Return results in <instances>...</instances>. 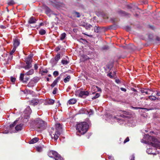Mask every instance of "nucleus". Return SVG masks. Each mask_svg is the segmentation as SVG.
Here are the masks:
<instances>
[{"instance_id":"nucleus-63","label":"nucleus","mask_w":160,"mask_h":160,"mask_svg":"<svg viewBox=\"0 0 160 160\" xmlns=\"http://www.w3.org/2000/svg\"><path fill=\"white\" fill-rule=\"evenodd\" d=\"M47 81H49V79L48 78H47Z\"/></svg>"},{"instance_id":"nucleus-5","label":"nucleus","mask_w":160,"mask_h":160,"mask_svg":"<svg viewBox=\"0 0 160 160\" xmlns=\"http://www.w3.org/2000/svg\"><path fill=\"white\" fill-rule=\"evenodd\" d=\"M32 56L29 55L25 59V62L26 65L23 67V68L26 70L30 69L32 67Z\"/></svg>"},{"instance_id":"nucleus-6","label":"nucleus","mask_w":160,"mask_h":160,"mask_svg":"<svg viewBox=\"0 0 160 160\" xmlns=\"http://www.w3.org/2000/svg\"><path fill=\"white\" fill-rule=\"evenodd\" d=\"M59 154L56 151L51 150L48 152V155L50 158H55Z\"/></svg>"},{"instance_id":"nucleus-17","label":"nucleus","mask_w":160,"mask_h":160,"mask_svg":"<svg viewBox=\"0 0 160 160\" xmlns=\"http://www.w3.org/2000/svg\"><path fill=\"white\" fill-rule=\"evenodd\" d=\"M102 28L101 27L95 26L94 27V32L96 33H98L101 32V29Z\"/></svg>"},{"instance_id":"nucleus-41","label":"nucleus","mask_w":160,"mask_h":160,"mask_svg":"<svg viewBox=\"0 0 160 160\" xmlns=\"http://www.w3.org/2000/svg\"><path fill=\"white\" fill-rule=\"evenodd\" d=\"M61 48V46H58L55 49V50L56 52H58L59 50Z\"/></svg>"},{"instance_id":"nucleus-58","label":"nucleus","mask_w":160,"mask_h":160,"mask_svg":"<svg viewBox=\"0 0 160 160\" xmlns=\"http://www.w3.org/2000/svg\"><path fill=\"white\" fill-rule=\"evenodd\" d=\"M156 95L158 96H160V92L158 91L157 92V93L156 94Z\"/></svg>"},{"instance_id":"nucleus-2","label":"nucleus","mask_w":160,"mask_h":160,"mask_svg":"<svg viewBox=\"0 0 160 160\" xmlns=\"http://www.w3.org/2000/svg\"><path fill=\"white\" fill-rule=\"evenodd\" d=\"M46 122L40 118H37L34 121L35 127L37 129H44L46 127Z\"/></svg>"},{"instance_id":"nucleus-47","label":"nucleus","mask_w":160,"mask_h":160,"mask_svg":"<svg viewBox=\"0 0 160 160\" xmlns=\"http://www.w3.org/2000/svg\"><path fill=\"white\" fill-rule=\"evenodd\" d=\"M130 160H135V156L134 155H132L131 156V158Z\"/></svg>"},{"instance_id":"nucleus-18","label":"nucleus","mask_w":160,"mask_h":160,"mask_svg":"<svg viewBox=\"0 0 160 160\" xmlns=\"http://www.w3.org/2000/svg\"><path fill=\"white\" fill-rule=\"evenodd\" d=\"M38 140V138H35L30 140L29 141V144H33L37 142Z\"/></svg>"},{"instance_id":"nucleus-56","label":"nucleus","mask_w":160,"mask_h":160,"mask_svg":"<svg viewBox=\"0 0 160 160\" xmlns=\"http://www.w3.org/2000/svg\"><path fill=\"white\" fill-rule=\"evenodd\" d=\"M37 78H37L36 79L35 78H33V79L32 80V81H34L35 82V84L38 82V80L37 79Z\"/></svg>"},{"instance_id":"nucleus-30","label":"nucleus","mask_w":160,"mask_h":160,"mask_svg":"<svg viewBox=\"0 0 160 160\" xmlns=\"http://www.w3.org/2000/svg\"><path fill=\"white\" fill-rule=\"evenodd\" d=\"M55 160H64L61 156L58 154L57 156L54 158Z\"/></svg>"},{"instance_id":"nucleus-16","label":"nucleus","mask_w":160,"mask_h":160,"mask_svg":"<svg viewBox=\"0 0 160 160\" xmlns=\"http://www.w3.org/2000/svg\"><path fill=\"white\" fill-rule=\"evenodd\" d=\"M20 44V42L19 40L17 39L14 40L13 42V48H16L19 46Z\"/></svg>"},{"instance_id":"nucleus-57","label":"nucleus","mask_w":160,"mask_h":160,"mask_svg":"<svg viewBox=\"0 0 160 160\" xmlns=\"http://www.w3.org/2000/svg\"><path fill=\"white\" fill-rule=\"evenodd\" d=\"M132 108H133L134 109H141L142 108H140L139 107H132Z\"/></svg>"},{"instance_id":"nucleus-20","label":"nucleus","mask_w":160,"mask_h":160,"mask_svg":"<svg viewBox=\"0 0 160 160\" xmlns=\"http://www.w3.org/2000/svg\"><path fill=\"white\" fill-rule=\"evenodd\" d=\"M46 103V105H52L54 103V100L52 99H49L47 101Z\"/></svg>"},{"instance_id":"nucleus-61","label":"nucleus","mask_w":160,"mask_h":160,"mask_svg":"<svg viewBox=\"0 0 160 160\" xmlns=\"http://www.w3.org/2000/svg\"><path fill=\"white\" fill-rule=\"evenodd\" d=\"M133 91H134L135 92H137V90L136 89H134V88H133Z\"/></svg>"},{"instance_id":"nucleus-4","label":"nucleus","mask_w":160,"mask_h":160,"mask_svg":"<svg viewBox=\"0 0 160 160\" xmlns=\"http://www.w3.org/2000/svg\"><path fill=\"white\" fill-rule=\"evenodd\" d=\"M17 122V121H15L13 123L10 125V130L11 132H15L16 131H18L21 130L22 128L23 124H20L17 125L15 128L14 126L16 125Z\"/></svg>"},{"instance_id":"nucleus-11","label":"nucleus","mask_w":160,"mask_h":160,"mask_svg":"<svg viewBox=\"0 0 160 160\" xmlns=\"http://www.w3.org/2000/svg\"><path fill=\"white\" fill-rule=\"evenodd\" d=\"M32 112V110L29 106H28L24 111V113L26 114V116H29Z\"/></svg>"},{"instance_id":"nucleus-46","label":"nucleus","mask_w":160,"mask_h":160,"mask_svg":"<svg viewBox=\"0 0 160 160\" xmlns=\"http://www.w3.org/2000/svg\"><path fill=\"white\" fill-rule=\"evenodd\" d=\"M13 58V56L12 55H9L8 58V60H11Z\"/></svg>"},{"instance_id":"nucleus-51","label":"nucleus","mask_w":160,"mask_h":160,"mask_svg":"<svg viewBox=\"0 0 160 160\" xmlns=\"http://www.w3.org/2000/svg\"><path fill=\"white\" fill-rule=\"evenodd\" d=\"M0 28L2 29H5L6 28V27L3 25H1L0 26Z\"/></svg>"},{"instance_id":"nucleus-26","label":"nucleus","mask_w":160,"mask_h":160,"mask_svg":"<svg viewBox=\"0 0 160 160\" xmlns=\"http://www.w3.org/2000/svg\"><path fill=\"white\" fill-rule=\"evenodd\" d=\"M80 112L81 113L83 114H87L88 112V111L86 110L84 108L82 109L80 111Z\"/></svg>"},{"instance_id":"nucleus-50","label":"nucleus","mask_w":160,"mask_h":160,"mask_svg":"<svg viewBox=\"0 0 160 160\" xmlns=\"http://www.w3.org/2000/svg\"><path fill=\"white\" fill-rule=\"evenodd\" d=\"M60 77H58L56 78V79L55 80L58 82L60 80Z\"/></svg>"},{"instance_id":"nucleus-15","label":"nucleus","mask_w":160,"mask_h":160,"mask_svg":"<svg viewBox=\"0 0 160 160\" xmlns=\"http://www.w3.org/2000/svg\"><path fill=\"white\" fill-rule=\"evenodd\" d=\"M37 20L33 17H31L28 21L29 24H33L36 22Z\"/></svg>"},{"instance_id":"nucleus-27","label":"nucleus","mask_w":160,"mask_h":160,"mask_svg":"<svg viewBox=\"0 0 160 160\" xmlns=\"http://www.w3.org/2000/svg\"><path fill=\"white\" fill-rule=\"evenodd\" d=\"M39 33L41 35H44L46 34V31L45 30L42 29L40 30Z\"/></svg>"},{"instance_id":"nucleus-9","label":"nucleus","mask_w":160,"mask_h":160,"mask_svg":"<svg viewBox=\"0 0 160 160\" xmlns=\"http://www.w3.org/2000/svg\"><path fill=\"white\" fill-rule=\"evenodd\" d=\"M88 95L89 93L88 91H81L79 93V96L83 98H85Z\"/></svg>"},{"instance_id":"nucleus-34","label":"nucleus","mask_w":160,"mask_h":160,"mask_svg":"<svg viewBox=\"0 0 160 160\" xmlns=\"http://www.w3.org/2000/svg\"><path fill=\"white\" fill-rule=\"evenodd\" d=\"M14 4L15 2L13 0H10L8 2V4L9 6L12 5Z\"/></svg>"},{"instance_id":"nucleus-48","label":"nucleus","mask_w":160,"mask_h":160,"mask_svg":"<svg viewBox=\"0 0 160 160\" xmlns=\"http://www.w3.org/2000/svg\"><path fill=\"white\" fill-rule=\"evenodd\" d=\"M42 72L43 73H47L48 72V71L47 69L43 70L42 71Z\"/></svg>"},{"instance_id":"nucleus-54","label":"nucleus","mask_w":160,"mask_h":160,"mask_svg":"<svg viewBox=\"0 0 160 160\" xmlns=\"http://www.w3.org/2000/svg\"><path fill=\"white\" fill-rule=\"evenodd\" d=\"M120 89L122 91H124V92H126V89L125 88H120Z\"/></svg>"},{"instance_id":"nucleus-7","label":"nucleus","mask_w":160,"mask_h":160,"mask_svg":"<svg viewBox=\"0 0 160 160\" xmlns=\"http://www.w3.org/2000/svg\"><path fill=\"white\" fill-rule=\"evenodd\" d=\"M25 75V74L23 73H21L20 74L19 78L20 80L22 81V82L26 83L27 82V81L29 80V78L26 76L24 78V77Z\"/></svg>"},{"instance_id":"nucleus-19","label":"nucleus","mask_w":160,"mask_h":160,"mask_svg":"<svg viewBox=\"0 0 160 160\" xmlns=\"http://www.w3.org/2000/svg\"><path fill=\"white\" fill-rule=\"evenodd\" d=\"M35 84V82L34 81H32V80H31L29 82L27 86L28 87H33Z\"/></svg>"},{"instance_id":"nucleus-22","label":"nucleus","mask_w":160,"mask_h":160,"mask_svg":"<svg viewBox=\"0 0 160 160\" xmlns=\"http://www.w3.org/2000/svg\"><path fill=\"white\" fill-rule=\"evenodd\" d=\"M76 102L77 100L76 99L72 98L69 100L68 101V102L70 104H72L75 103Z\"/></svg>"},{"instance_id":"nucleus-24","label":"nucleus","mask_w":160,"mask_h":160,"mask_svg":"<svg viewBox=\"0 0 160 160\" xmlns=\"http://www.w3.org/2000/svg\"><path fill=\"white\" fill-rule=\"evenodd\" d=\"M36 148L37 151L41 152L42 151L43 146H36Z\"/></svg>"},{"instance_id":"nucleus-12","label":"nucleus","mask_w":160,"mask_h":160,"mask_svg":"<svg viewBox=\"0 0 160 160\" xmlns=\"http://www.w3.org/2000/svg\"><path fill=\"white\" fill-rule=\"evenodd\" d=\"M140 91L142 93H145L146 94L148 95L149 94V92L152 91L148 88H141Z\"/></svg>"},{"instance_id":"nucleus-37","label":"nucleus","mask_w":160,"mask_h":160,"mask_svg":"<svg viewBox=\"0 0 160 160\" xmlns=\"http://www.w3.org/2000/svg\"><path fill=\"white\" fill-rule=\"evenodd\" d=\"M58 82L55 80L53 82V83L51 84V86L52 88L54 87L56 85Z\"/></svg>"},{"instance_id":"nucleus-39","label":"nucleus","mask_w":160,"mask_h":160,"mask_svg":"<svg viewBox=\"0 0 160 160\" xmlns=\"http://www.w3.org/2000/svg\"><path fill=\"white\" fill-rule=\"evenodd\" d=\"M16 48H13L12 50L10 52V55H12L13 54V53L15 52V51H16Z\"/></svg>"},{"instance_id":"nucleus-13","label":"nucleus","mask_w":160,"mask_h":160,"mask_svg":"<svg viewBox=\"0 0 160 160\" xmlns=\"http://www.w3.org/2000/svg\"><path fill=\"white\" fill-rule=\"evenodd\" d=\"M121 113H122V114L121 115V116L123 118L126 117V115H131V113L130 112L125 111H121Z\"/></svg>"},{"instance_id":"nucleus-25","label":"nucleus","mask_w":160,"mask_h":160,"mask_svg":"<svg viewBox=\"0 0 160 160\" xmlns=\"http://www.w3.org/2000/svg\"><path fill=\"white\" fill-rule=\"evenodd\" d=\"M70 78H71V77H70V76H69V75L66 78H65L64 79L63 81H64V82H65V83H66L67 82H69L70 80Z\"/></svg>"},{"instance_id":"nucleus-53","label":"nucleus","mask_w":160,"mask_h":160,"mask_svg":"<svg viewBox=\"0 0 160 160\" xmlns=\"http://www.w3.org/2000/svg\"><path fill=\"white\" fill-rule=\"evenodd\" d=\"M154 147H155L158 148H160V146L158 144H156L154 145Z\"/></svg>"},{"instance_id":"nucleus-62","label":"nucleus","mask_w":160,"mask_h":160,"mask_svg":"<svg viewBox=\"0 0 160 160\" xmlns=\"http://www.w3.org/2000/svg\"><path fill=\"white\" fill-rule=\"evenodd\" d=\"M83 34H84V35H87V36H89V37H90L91 36V35L87 34H86L85 33H83Z\"/></svg>"},{"instance_id":"nucleus-8","label":"nucleus","mask_w":160,"mask_h":160,"mask_svg":"<svg viewBox=\"0 0 160 160\" xmlns=\"http://www.w3.org/2000/svg\"><path fill=\"white\" fill-rule=\"evenodd\" d=\"M60 54H57L55 57V58H52L51 60V62L54 64H56L58 60L60 59Z\"/></svg>"},{"instance_id":"nucleus-49","label":"nucleus","mask_w":160,"mask_h":160,"mask_svg":"<svg viewBox=\"0 0 160 160\" xmlns=\"http://www.w3.org/2000/svg\"><path fill=\"white\" fill-rule=\"evenodd\" d=\"M103 50H107L108 49V46H105L103 47Z\"/></svg>"},{"instance_id":"nucleus-36","label":"nucleus","mask_w":160,"mask_h":160,"mask_svg":"<svg viewBox=\"0 0 160 160\" xmlns=\"http://www.w3.org/2000/svg\"><path fill=\"white\" fill-rule=\"evenodd\" d=\"M106 159V160H114L113 158L111 156H108Z\"/></svg>"},{"instance_id":"nucleus-10","label":"nucleus","mask_w":160,"mask_h":160,"mask_svg":"<svg viewBox=\"0 0 160 160\" xmlns=\"http://www.w3.org/2000/svg\"><path fill=\"white\" fill-rule=\"evenodd\" d=\"M43 8L45 10L46 14L49 15H50V13L51 12V10L47 6L45 5L43 6Z\"/></svg>"},{"instance_id":"nucleus-33","label":"nucleus","mask_w":160,"mask_h":160,"mask_svg":"<svg viewBox=\"0 0 160 160\" xmlns=\"http://www.w3.org/2000/svg\"><path fill=\"white\" fill-rule=\"evenodd\" d=\"M61 62L64 65H67L69 63V61L63 59L62 60Z\"/></svg>"},{"instance_id":"nucleus-59","label":"nucleus","mask_w":160,"mask_h":160,"mask_svg":"<svg viewBox=\"0 0 160 160\" xmlns=\"http://www.w3.org/2000/svg\"><path fill=\"white\" fill-rule=\"evenodd\" d=\"M96 87L98 88V91H101V89L100 88H99L98 87V86H96Z\"/></svg>"},{"instance_id":"nucleus-60","label":"nucleus","mask_w":160,"mask_h":160,"mask_svg":"<svg viewBox=\"0 0 160 160\" xmlns=\"http://www.w3.org/2000/svg\"><path fill=\"white\" fill-rule=\"evenodd\" d=\"M157 40L158 41H159L160 40V38L159 37H157Z\"/></svg>"},{"instance_id":"nucleus-23","label":"nucleus","mask_w":160,"mask_h":160,"mask_svg":"<svg viewBox=\"0 0 160 160\" xmlns=\"http://www.w3.org/2000/svg\"><path fill=\"white\" fill-rule=\"evenodd\" d=\"M84 26L85 27V28L87 29H90L92 27V25L88 23L85 24L84 25Z\"/></svg>"},{"instance_id":"nucleus-55","label":"nucleus","mask_w":160,"mask_h":160,"mask_svg":"<svg viewBox=\"0 0 160 160\" xmlns=\"http://www.w3.org/2000/svg\"><path fill=\"white\" fill-rule=\"evenodd\" d=\"M109 77L111 78H112L113 77L111 75V73L110 72L107 75Z\"/></svg>"},{"instance_id":"nucleus-3","label":"nucleus","mask_w":160,"mask_h":160,"mask_svg":"<svg viewBox=\"0 0 160 160\" xmlns=\"http://www.w3.org/2000/svg\"><path fill=\"white\" fill-rule=\"evenodd\" d=\"M56 132L54 134H53V136L55 140H56L59 137L61 133L62 132V126L60 123H57L56 124ZM52 138L53 136L51 135Z\"/></svg>"},{"instance_id":"nucleus-1","label":"nucleus","mask_w":160,"mask_h":160,"mask_svg":"<svg viewBox=\"0 0 160 160\" xmlns=\"http://www.w3.org/2000/svg\"><path fill=\"white\" fill-rule=\"evenodd\" d=\"M88 127V125L86 122L77 124L76 125L77 135L80 136L81 135L84 134L87 131Z\"/></svg>"},{"instance_id":"nucleus-64","label":"nucleus","mask_w":160,"mask_h":160,"mask_svg":"<svg viewBox=\"0 0 160 160\" xmlns=\"http://www.w3.org/2000/svg\"><path fill=\"white\" fill-rule=\"evenodd\" d=\"M113 19V22H116V19Z\"/></svg>"},{"instance_id":"nucleus-38","label":"nucleus","mask_w":160,"mask_h":160,"mask_svg":"<svg viewBox=\"0 0 160 160\" xmlns=\"http://www.w3.org/2000/svg\"><path fill=\"white\" fill-rule=\"evenodd\" d=\"M59 74V72L58 71H55L53 72V75L55 77L58 76Z\"/></svg>"},{"instance_id":"nucleus-42","label":"nucleus","mask_w":160,"mask_h":160,"mask_svg":"<svg viewBox=\"0 0 160 160\" xmlns=\"http://www.w3.org/2000/svg\"><path fill=\"white\" fill-rule=\"evenodd\" d=\"M58 89L57 88H54V90H53L52 93L53 94H55L56 93Z\"/></svg>"},{"instance_id":"nucleus-32","label":"nucleus","mask_w":160,"mask_h":160,"mask_svg":"<svg viewBox=\"0 0 160 160\" xmlns=\"http://www.w3.org/2000/svg\"><path fill=\"white\" fill-rule=\"evenodd\" d=\"M148 98L151 100L152 101H155L157 99L156 97L152 95L149 96Z\"/></svg>"},{"instance_id":"nucleus-35","label":"nucleus","mask_w":160,"mask_h":160,"mask_svg":"<svg viewBox=\"0 0 160 160\" xmlns=\"http://www.w3.org/2000/svg\"><path fill=\"white\" fill-rule=\"evenodd\" d=\"M100 96L99 94L98 93H96L95 95V96L92 98V99H95L98 98Z\"/></svg>"},{"instance_id":"nucleus-44","label":"nucleus","mask_w":160,"mask_h":160,"mask_svg":"<svg viewBox=\"0 0 160 160\" xmlns=\"http://www.w3.org/2000/svg\"><path fill=\"white\" fill-rule=\"evenodd\" d=\"M16 80V78H15L11 77V80L12 82H15Z\"/></svg>"},{"instance_id":"nucleus-28","label":"nucleus","mask_w":160,"mask_h":160,"mask_svg":"<svg viewBox=\"0 0 160 160\" xmlns=\"http://www.w3.org/2000/svg\"><path fill=\"white\" fill-rule=\"evenodd\" d=\"M66 37V34L65 33H63L62 34L60 37V40H63Z\"/></svg>"},{"instance_id":"nucleus-43","label":"nucleus","mask_w":160,"mask_h":160,"mask_svg":"<svg viewBox=\"0 0 160 160\" xmlns=\"http://www.w3.org/2000/svg\"><path fill=\"white\" fill-rule=\"evenodd\" d=\"M129 140V139L128 137H127L124 141V143H125L127 142H128Z\"/></svg>"},{"instance_id":"nucleus-21","label":"nucleus","mask_w":160,"mask_h":160,"mask_svg":"<svg viewBox=\"0 0 160 160\" xmlns=\"http://www.w3.org/2000/svg\"><path fill=\"white\" fill-rule=\"evenodd\" d=\"M34 72V71L33 69H31L28 72H27L25 73V75H32L33 74Z\"/></svg>"},{"instance_id":"nucleus-29","label":"nucleus","mask_w":160,"mask_h":160,"mask_svg":"<svg viewBox=\"0 0 160 160\" xmlns=\"http://www.w3.org/2000/svg\"><path fill=\"white\" fill-rule=\"evenodd\" d=\"M118 13L122 16L126 15L127 14L126 12L122 10H119L118 11Z\"/></svg>"},{"instance_id":"nucleus-52","label":"nucleus","mask_w":160,"mask_h":160,"mask_svg":"<svg viewBox=\"0 0 160 160\" xmlns=\"http://www.w3.org/2000/svg\"><path fill=\"white\" fill-rule=\"evenodd\" d=\"M34 68L36 70H37L38 69V65L37 64H35V65L34 66Z\"/></svg>"},{"instance_id":"nucleus-31","label":"nucleus","mask_w":160,"mask_h":160,"mask_svg":"<svg viewBox=\"0 0 160 160\" xmlns=\"http://www.w3.org/2000/svg\"><path fill=\"white\" fill-rule=\"evenodd\" d=\"M73 14L77 18H79L81 16L80 13L77 12H74Z\"/></svg>"},{"instance_id":"nucleus-40","label":"nucleus","mask_w":160,"mask_h":160,"mask_svg":"<svg viewBox=\"0 0 160 160\" xmlns=\"http://www.w3.org/2000/svg\"><path fill=\"white\" fill-rule=\"evenodd\" d=\"M88 112L87 114L90 115L93 114V111L92 110H90L89 111H88Z\"/></svg>"},{"instance_id":"nucleus-45","label":"nucleus","mask_w":160,"mask_h":160,"mask_svg":"<svg viewBox=\"0 0 160 160\" xmlns=\"http://www.w3.org/2000/svg\"><path fill=\"white\" fill-rule=\"evenodd\" d=\"M106 67L108 69L111 70L112 66L111 65H106Z\"/></svg>"},{"instance_id":"nucleus-14","label":"nucleus","mask_w":160,"mask_h":160,"mask_svg":"<svg viewBox=\"0 0 160 160\" xmlns=\"http://www.w3.org/2000/svg\"><path fill=\"white\" fill-rule=\"evenodd\" d=\"M39 101L38 99H33L30 101V104L34 106L37 105Z\"/></svg>"}]
</instances>
